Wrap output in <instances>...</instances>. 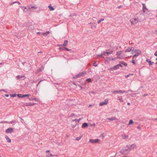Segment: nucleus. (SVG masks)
Masks as SVG:
<instances>
[{"label":"nucleus","instance_id":"f257e3e1","mask_svg":"<svg viewBox=\"0 0 157 157\" xmlns=\"http://www.w3.org/2000/svg\"><path fill=\"white\" fill-rule=\"evenodd\" d=\"M141 53V51L139 50H134L131 53V54L132 55L135 53L132 56L133 59H134L136 57L140 55Z\"/></svg>","mask_w":157,"mask_h":157},{"label":"nucleus","instance_id":"f03ea898","mask_svg":"<svg viewBox=\"0 0 157 157\" xmlns=\"http://www.w3.org/2000/svg\"><path fill=\"white\" fill-rule=\"evenodd\" d=\"M130 151L129 146H127L124 148H123L120 151V152L121 154H124L127 152H129Z\"/></svg>","mask_w":157,"mask_h":157},{"label":"nucleus","instance_id":"7ed1b4c3","mask_svg":"<svg viewBox=\"0 0 157 157\" xmlns=\"http://www.w3.org/2000/svg\"><path fill=\"white\" fill-rule=\"evenodd\" d=\"M121 67L122 66L121 64H118L115 66H114L111 67L110 69H109L112 71L115 70L119 68L120 67Z\"/></svg>","mask_w":157,"mask_h":157},{"label":"nucleus","instance_id":"20e7f679","mask_svg":"<svg viewBox=\"0 0 157 157\" xmlns=\"http://www.w3.org/2000/svg\"><path fill=\"white\" fill-rule=\"evenodd\" d=\"M108 99H106L104 101L101 102L99 103V105L101 106L104 105H106L108 103Z\"/></svg>","mask_w":157,"mask_h":157},{"label":"nucleus","instance_id":"39448f33","mask_svg":"<svg viewBox=\"0 0 157 157\" xmlns=\"http://www.w3.org/2000/svg\"><path fill=\"white\" fill-rule=\"evenodd\" d=\"M90 142L92 144L98 143L100 140L98 139H90L89 140Z\"/></svg>","mask_w":157,"mask_h":157},{"label":"nucleus","instance_id":"423d86ee","mask_svg":"<svg viewBox=\"0 0 157 157\" xmlns=\"http://www.w3.org/2000/svg\"><path fill=\"white\" fill-rule=\"evenodd\" d=\"M138 22V20L137 18H132L131 20V22L132 24L135 25Z\"/></svg>","mask_w":157,"mask_h":157},{"label":"nucleus","instance_id":"0eeeda50","mask_svg":"<svg viewBox=\"0 0 157 157\" xmlns=\"http://www.w3.org/2000/svg\"><path fill=\"white\" fill-rule=\"evenodd\" d=\"M13 131V129L12 128H9L6 129V132L7 133H10Z\"/></svg>","mask_w":157,"mask_h":157},{"label":"nucleus","instance_id":"6e6552de","mask_svg":"<svg viewBox=\"0 0 157 157\" xmlns=\"http://www.w3.org/2000/svg\"><path fill=\"white\" fill-rule=\"evenodd\" d=\"M134 50V48L132 47L128 48L125 51V52H133Z\"/></svg>","mask_w":157,"mask_h":157},{"label":"nucleus","instance_id":"1a4fd4ad","mask_svg":"<svg viewBox=\"0 0 157 157\" xmlns=\"http://www.w3.org/2000/svg\"><path fill=\"white\" fill-rule=\"evenodd\" d=\"M129 148L130 151H131V150H134V149H136L137 148V146L135 144H133L129 146Z\"/></svg>","mask_w":157,"mask_h":157},{"label":"nucleus","instance_id":"9d476101","mask_svg":"<svg viewBox=\"0 0 157 157\" xmlns=\"http://www.w3.org/2000/svg\"><path fill=\"white\" fill-rule=\"evenodd\" d=\"M90 25L91 26V28L93 29H95L96 28V25L94 23H90Z\"/></svg>","mask_w":157,"mask_h":157},{"label":"nucleus","instance_id":"9b49d317","mask_svg":"<svg viewBox=\"0 0 157 157\" xmlns=\"http://www.w3.org/2000/svg\"><path fill=\"white\" fill-rule=\"evenodd\" d=\"M121 137L123 139H128V135H122Z\"/></svg>","mask_w":157,"mask_h":157},{"label":"nucleus","instance_id":"f8f14e48","mask_svg":"<svg viewBox=\"0 0 157 157\" xmlns=\"http://www.w3.org/2000/svg\"><path fill=\"white\" fill-rule=\"evenodd\" d=\"M122 51H120L118 52H117L116 53V55L118 56V58H121V57H120V56L122 54Z\"/></svg>","mask_w":157,"mask_h":157},{"label":"nucleus","instance_id":"ddd939ff","mask_svg":"<svg viewBox=\"0 0 157 157\" xmlns=\"http://www.w3.org/2000/svg\"><path fill=\"white\" fill-rule=\"evenodd\" d=\"M24 77V76H23L22 75L20 76L19 75H18L17 76V79H19L20 80H21L22 79H24V78L22 79V78Z\"/></svg>","mask_w":157,"mask_h":157},{"label":"nucleus","instance_id":"4468645a","mask_svg":"<svg viewBox=\"0 0 157 157\" xmlns=\"http://www.w3.org/2000/svg\"><path fill=\"white\" fill-rule=\"evenodd\" d=\"M146 61L147 62H148L149 63V65H151L153 64L154 63V62L153 61H151L150 60H149L148 59H147L146 60Z\"/></svg>","mask_w":157,"mask_h":157},{"label":"nucleus","instance_id":"2eb2a0df","mask_svg":"<svg viewBox=\"0 0 157 157\" xmlns=\"http://www.w3.org/2000/svg\"><path fill=\"white\" fill-rule=\"evenodd\" d=\"M148 10L146 8L144 5H143V11L144 12H145Z\"/></svg>","mask_w":157,"mask_h":157},{"label":"nucleus","instance_id":"dca6fc26","mask_svg":"<svg viewBox=\"0 0 157 157\" xmlns=\"http://www.w3.org/2000/svg\"><path fill=\"white\" fill-rule=\"evenodd\" d=\"M50 33V32L49 31H47L46 32L44 33H42L41 34L43 36H47Z\"/></svg>","mask_w":157,"mask_h":157},{"label":"nucleus","instance_id":"f3484780","mask_svg":"<svg viewBox=\"0 0 157 157\" xmlns=\"http://www.w3.org/2000/svg\"><path fill=\"white\" fill-rule=\"evenodd\" d=\"M88 126V124L87 123H84L82 124V128H85L87 127Z\"/></svg>","mask_w":157,"mask_h":157},{"label":"nucleus","instance_id":"a211bd4d","mask_svg":"<svg viewBox=\"0 0 157 157\" xmlns=\"http://www.w3.org/2000/svg\"><path fill=\"white\" fill-rule=\"evenodd\" d=\"M48 7L51 11H53L54 10V9L53 8L52 6H51V4H50L49 6H48Z\"/></svg>","mask_w":157,"mask_h":157},{"label":"nucleus","instance_id":"6ab92c4d","mask_svg":"<svg viewBox=\"0 0 157 157\" xmlns=\"http://www.w3.org/2000/svg\"><path fill=\"white\" fill-rule=\"evenodd\" d=\"M5 138L6 139L7 142L10 143L11 142V140L10 139L8 136H6Z\"/></svg>","mask_w":157,"mask_h":157},{"label":"nucleus","instance_id":"aec40b11","mask_svg":"<svg viewBox=\"0 0 157 157\" xmlns=\"http://www.w3.org/2000/svg\"><path fill=\"white\" fill-rule=\"evenodd\" d=\"M118 100L120 101L121 102H123L124 101L121 96L118 97Z\"/></svg>","mask_w":157,"mask_h":157},{"label":"nucleus","instance_id":"412c9836","mask_svg":"<svg viewBox=\"0 0 157 157\" xmlns=\"http://www.w3.org/2000/svg\"><path fill=\"white\" fill-rule=\"evenodd\" d=\"M15 3H17L19 5H20L21 4V3L18 2V1H15V2H12L10 4V5H13Z\"/></svg>","mask_w":157,"mask_h":157},{"label":"nucleus","instance_id":"4be33fe9","mask_svg":"<svg viewBox=\"0 0 157 157\" xmlns=\"http://www.w3.org/2000/svg\"><path fill=\"white\" fill-rule=\"evenodd\" d=\"M68 41L67 40H65L64 41V43L62 45L63 46H65L67 45L68 43Z\"/></svg>","mask_w":157,"mask_h":157},{"label":"nucleus","instance_id":"5701e85b","mask_svg":"<svg viewBox=\"0 0 157 157\" xmlns=\"http://www.w3.org/2000/svg\"><path fill=\"white\" fill-rule=\"evenodd\" d=\"M17 95L18 98H24L23 94H18Z\"/></svg>","mask_w":157,"mask_h":157},{"label":"nucleus","instance_id":"b1692460","mask_svg":"<svg viewBox=\"0 0 157 157\" xmlns=\"http://www.w3.org/2000/svg\"><path fill=\"white\" fill-rule=\"evenodd\" d=\"M83 74L82 73H80L76 76V78H78L79 77L82 75Z\"/></svg>","mask_w":157,"mask_h":157},{"label":"nucleus","instance_id":"393cba45","mask_svg":"<svg viewBox=\"0 0 157 157\" xmlns=\"http://www.w3.org/2000/svg\"><path fill=\"white\" fill-rule=\"evenodd\" d=\"M103 55H105V56H107V54L106 53V52H104L102 54L100 55H99L98 56L99 57H100V56H102Z\"/></svg>","mask_w":157,"mask_h":157},{"label":"nucleus","instance_id":"a878e982","mask_svg":"<svg viewBox=\"0 0 157 157\" xmlns=\"http://www.w3.org/2000/svg\"><path fill=\"white\" fill-rule=\"evenodd\" d=\"M81 120V119H75V120H72V122H73V121H75L76 122H79V121H80V120Z\"/></svg>","mask_w":157,"mask_h":157},{"label":"nucleus","instance_id":"bb28decb","mask_svg":"<svg viewBox=\"0 0 157 157\" xmlns=\"http://www.w3.org/2000/svg\"><path fill=\"white\" fill-rule=\"evenodd\" d=\"M113 51H110L109 52H106V53L107 54V56L109 55V54H111L113 53Z\"/></svg>","mask_w":157,"mask_h":157},{"label":"nucleus","instance_id":"cd10ccee","mask_svg":"<svg viewBox=\"0 0 157 157\" xmlns=\"http://www.w3.org/2000/svg\"><path fill=\"white\" fill-rule=\"evenodd\" d=\"M17 94L16 93L12 94H10V96L11 97H14L16 96Z\"/></svg>","mask_w":157,"mask_h":157},{"label":"nucleus","instance_id":"c85d7f7f","mask_svg":"<svg viewBox=\"0 0 157 157\" xmlns=\"http://www.w3.org/2000/svg\"><path fill=\"white\" fill-rule=\"evenodd\" d=\"M113 94H115L117 93H119L118 90H114L113 92Z\"/></svg>","mask_w":157,"mask_h":157},{"label":"nucleus","instance_id":"c756f323","mask_svg":"<svg viewBox=\"0 0 157 157\" xmlns=\"http://www.w3.org/2000/svg\"><path fill=\"white\" fill-rule=\"evenodd\" d=\"M133 123V121L132 120H131L129 121V123L128 124V125L132 124Z\"/></svg>","mask_w":157,"mask_h":157},{"label":"nucleus","instance_id":"7c9ffc66","mask_svg":"<svg viewBox=\"0 0 157 157\" xmlns=\"http://www.w3.org/2000/svg\"><path fill=\"white\" fill-rule=\"evenodd\" d=\"M107 119L109 120H110V121H113V120H116L115 119V118H113V117H111L110 118H108Z\"/></svg>","mask_w":157,"mask_h":157},{"label":"nucleus","instance_id":"2f4dec72","mask_svg":"<svg viewBox=\"0 0 157 157\" xmlns=\"http://www.w3.org/2000/svg\"><path fill=\"white\" fill-rule=\"evenodd\" d=\"M119 93H123L125 92V91H122L121 90H118Z\"/></svg>","mask_w":157,"mask_h":157},{"label":"nucleus","instance_id":"473e14b6","mask_svg":"<svg viewBox=\"0 0 157 157\" xmlns=\"http://www.w3.org/2000/svg\"><path fill=\"white\" fill-rule=\"evenodd\" d=\"M104 19H101L100 20H99V21H98V22H98V24H99V23H100L101 22V21H104Z\"/></svg>","mask_w":157,"mask_h":157},{"label":"nucleus","instance_id":"72a5a7b5","mask_svg":"<svg viewBox=\"0 0 157 157\" xmlns=\"http://www.w3.org/2000/svg\"><path fill=\"white\" fill-rule=\"evenodd\" d=\"M23 97L24 98H25L26 97H29V94H23Z\"/></svg>","mask_w":157,"mask_h":157},{"label":"nucleus","instance_id":"f704fd0d","mask_svg":"<svg viewBox=\"0 0 157 157\" xmlns=\"http://www.w3.org/2000/svg\"><path fill=\"white\" fill-rule=\"evenodd\" d=\"M86 81L88 82H91V78H87Z\"/></svg>","mask_w":157,"mask_h":157},{"label":"nucleus","instance_id":"c9c22d12","mask_svg":"<svg viewBox=\"0 0 157 157\" xmlns=\"http://www.w3.org/2000/svg\"><path fill=\"white\" fill-rule=\"evenodd\" d=\"M33 100L35 101V102H34V103H33V104H31V105H33V104H36V102L37 101H36V99H33H33H32V101H33Z\"/></svg>","mask_w":157,"mask_h":157},{"label":"nucleus","instance_id":"e433bc0d","mask_svg":"<svg viewBox=\"0 0 157 157\" xmlns=\"http://www.w3.org/2000/svg\"><path fill=\"white\" fill-rule=\"evenodd\" d=\"M53 155L51 153L49 155H46V157H49L50 156H52Z\"/></svg>","mask_w":157,"mask_h":157},{"label":"nucleus","instance_id":"4c0bfd02","mask_svg":"<svg viewBox=\"0 0 157 157\" xmlns=\"http://www.w3.org/2000/svg\"><path fill=\"white\" fill-rule=\"evenodd\" d=\"M75 115V114H74L73 113H72L70 114V115L69 116V117H72L74 116Z\"/></svg>","mask_w":157,"mask_h":157},{"label":"nucleus","instance_id":"58836bf2","mask_svg":"<svg viewBox=\"0 0 157 157\" xmlns=\"http://www.w3.org/2000/svg\"><path fill=\"white\" fill-rule=\"evenodd\" d=\"M81 137H77L76 139L77 140H79L81 139Z\"/></svg>","mask_w":157,"mask_h":157},{"label":"nucleus","instance_id":"ea45409f","mask_svg":"<svg viewBox=\"0 0 157 157\" xmlns=\"http://www.w3.org/2000/svg\"><path fill=\"white\" fill-rule=\"evenodd\" d=\"M76 126V124H71V126L72 128H74Z\"/></svg>","mask_w":157,"mask_h":157},{"label":"nucleus","instance_id":"a19ab883","mask_svg":"<svg viewBox=\"0 0 157 157\" xmlns=\"http://www.w3.org/2000/svg\"><path fill=\"white\" fill-rule=\"evenodd\" d=\"M121 64H123L124 65V66H126L127 65V64L126 63L124 62H122L121 63Z\"/></svg>","mask_w":157,"mask_h":157},{"label":"nucleus","instance_id":"79ce46f5","mask_svg":"<svg viewBox=\"0 0 157 157\" xmlns=\"http://www.w3.org/2000/svg\"><path fill=\"white\" fill-rule=\"evenodd\" d=\"M132 62L133 63V64H135V61L134 60V59H133V58H132Z\"/></svg>","mask_w":157,"mask_h":157},{"label":"nucleus","instance_id":"37998d69","mask_svg":"<svg viewBox=\"0 0 157 157\" xmlns=\"http://www.w3.org/2000/svg\"><path fill=\"white\" fill-rule=\"evenodd\" d=\"M16 122L15 120L13 121L10 122V123L13 124V123H15Z\"/></svg>","mask_w":157,"mask_h":157},{"label":"nucleus","instance_id":"c03bdc74","mask_svg":"<svg viewBox=\"0 0 157 157\" xmlns=\"http://www.w3.org/2000/svg\"><path fill=\"white\" fill-rule=\"evenodd\" d=\"M21 122L22 123H25V122H24V120L22 119V118H21Z\"/></svg>","mask_w":157,"mask_h":157},{"label":"nucleus","instance_id":"a18cd8bd","mask_svg":"<svg viewBox=\"0 0 157 157\" xmlns=\"http://www.w3.org/2000/svg\"><path fill=\"white\" fill-rule=\"evenodd\" d=\"M137 128L138 129L141 130V128L140 126H138Z\"/></svg>","mask_w":157,"mask_h":157},{"label":"nucleus","instance_id":"49530a36","mask_svg":"<svg viewBox=\"0 0 157 157\" xmlns=\"http://www.w3.org/2000/svg\"><path fill=\"white\" fill-rule=\"evenodd\" d=\"M154 55L155 56H157V51L155 52Z\"/></svg>","mask_w":157,"mask_h":157},{"label":"nucleus","instance_id":"de8ad7c7","mask_svg":"<svg viewBox=\"0 0 157 157\" xmlns=\"http://www.w3.org/2000/svg\"><path fill=\"white\" fill-rule=\"evenodd\" d=\"M65 50H67V51H70V50L69 49H68V48H65Z\"/></svg>","mask_w":157,"mask_h":157},{"label":"nucleus","instance_id":"09e8293b","mask_svg":"<svg viewBox=\"0 0 157 157\" xmlns=\"http://www.w3.org/2000/svg\"><path fill=\"white\" fill-rule=\"evenodd\" d=\"M5 96L6 97H8L9 96V95L8 94H6L5 95Z\"/></svg>","mask_w":157,"mask_h":157},{"label":"nucleus","instance_id":"8fccbe9b","mask_svg":"<svg viewBox=\"0 0 157 157\" xmlns=\"http://www.w3.org/2000/svg\"><path fill=\"white\" fill-rule=\"evenodd\" d=\"M129 76V75H126L125 76V77L126 78H128V77Z\"/></svg>","mask_w":157,"mask_h":157},{"label":"nucleus","instance_id":"3c124183","mask_svg":"<svg viewBox=\"0 0 157 157\" xmlns=\"http://www.w3.org/2000/svg\"><path fill=\"white\" fill-rule=\"evenodd\" d=\"M32 8H35V9H36V6H33V7H32Z\"/></svg>","mask_w":157,"mask_h":157},{"label":"nucleus","instance_id":"603ef678","mask_svg":"<svg viewBox=\"0 0 157 157\" xmlns=\"http://www.w3.org/2000/svg\"><path fill=\"white\" fill-rule=\"evenodd\" d=\"M1 91H3L5 92H6V91L4 90H1Z\"/></svg>","mask_w":157,"mask_h":157},{"label":"nucleus","instance_id":"864d4df0","mask_svg":"<svg viewBox=\"0 0 157 157\" xmlns=\"http://www.w3.org/2000/svg\"><path fill=\"white\" fill-rule=\"evenodd\" d=\"M49 152V150H47L46 151V153H48V152Z\"/></svg>","mask_w":157,"mask_h":157},{"label":"nucleus","instance_id":"5fc2aeb1","mask_svg":"<svg viewBox=\"0 0 157 157\" xmlns=\"http://www.w3.org/2000/svg\"><path fill=\"white\" fill-rule=\"evenodd\" d=\"M59 49L60 50H62V49H63V48H61V47H60V48H59Z\"/></svg>","mask_w":157,"mask_h":157},{"label":"nucleus","instance_id":"6e6d98bb","mask_svg":"<svg viewBox=\"0 0 157 157\" xmlns=\"http://www.w3.org/2000/svg\"><path fill=\"white\" fill-rule=\"evenodd\" d=\"M122 157H130L128 156H123Z\"/></svg>","mask_w":157,"mask_h":157},{"label":"nucleus","instance_id":"4d7b16f0","mask_svg":"<svg viewBox=\"0 0 157 157\" xmlns=\"http://www.w3.org/2000/svg\"><path fill=\"white\" fill-rule=\"evenodd\" d=\"M16 37L18 39L20 38V37H18V36H16Z\"/></svg>","mask_w":157,"mask_h":157},{"label":"nucleus","instance_id":"13d9d810","mask_svg":"<svg viewBox=\"0 0 157 157\" xmlns=\"http://www.w3.org/2000/svg\"><path fill=\"white\" fill-rule=\"evenodd\" d=\"M101 136H103V137H104V136H103V134H101Z\"/></svg>","mask_w":157,"mask_h":157},{"label":"nucleus","instance_id":"bf43d9fd","mask_svg":"<svg viewBox=\"0 0 157 157\" xmlns=\"http://www.w3.org/2000/svg\"><path fill=\"white\" fill-rule=\"evenodd\" d=\"M26 105H27V106H29V105L28 103V104H27Z\"/></svg>","mask_w":157,"mask_h":157},{"label":"nucleus","instance_id":"052dcab7","mask_svg":"<svg viewBox=\"0 0 157 157\" xmlns=\"http://www.w3.org/2000/svg\"><path fill=\"white\" fill-rule=\"evenodd\" d=\"M28 9H29V6H28Z\"/></svg>","mask_w":157,"mask_h":157},{"label":"nucleus","instance_id":"680f3d73","mask_svg":"<svg viewBox=\"0 0 157 157\" xmlns=\"http://www.w3.org/2000/svg\"><path fill=\"white\" fill-rule=\"evenodd\" d=\"M79 86L80 88H81L82 89V88L81 86Z\"/></svg>","mask_w":157,"mask_h":157},{"label":"nucleus","instance_id":"e2e57ef3","mask_svg":"<svg viewBox=\"0 0 157 157\" xmlns=\"http://www.w3.org/2000/svg\"><path fill=\"white\" fill-rule=\"evenodd\" d=\"M127 104H128V105H130V103H128Z\"/></svg>","mask_w":157,"mask_h":157},{"label":"nucleus","instance_id":"0e129e2a","mask_svg":"<svg viewBox=\"0 0 157 157\" xmlns=\"http://www.w3.org/2000/svg\"><path fill=\"white\" fill-rule=\"evenodd\" d=\"M39 33H40V32H39L37 33V34H39Z\"/></svg>","mask_w":157,"mask_h":157},{"label":"nucleus","instance_id":"69168bd1","mask_svg":"<svg viewBox=\"0 0 157 157\" xmlns=\"http://www.w3.org/2000/svg\"><path fill=\"white\" fill-rule=\"evenodd\" d=\"M60 45L59 44V45H58V46H60Z\"/></svg>","mask_w":157,"mask_h":157},{"label":"nucleus","instance_id":"338daca9","mask_svg":"<svg viewBox=\"0 0 157 157\" xmlns=\"http://www.w3.org/2000/svg\"><path fill=\"white\" fill-rule=\"evenodd\" d=\"M24 9H27V8H26V7H25V8H24Z\"/></svg>","mask_w":157,"mask_h":157},{"label":"nucleus","instance_id":"774afa93","mask_svg":"<svg viewBox=\"0 0 157 157\" xmlns=\"http://www.w3.org/2000/svg\"><path fill=\"white\" fill-rule=\"evenodd\" d=\"M156 64H157V62L156 63Z\"/></svg>","mask_w":157,"mask_h":157}]
</instances>
